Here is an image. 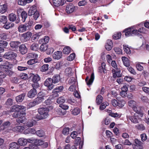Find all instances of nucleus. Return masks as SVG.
I'll use <instances>...</instances> for the list:
<instances>
[{
  "instance_id": "nucleus-45",
  "label": "nucleus",
  "mask_w": 149,
  "mask_h": 149,
  "mask_svg": "<svg viewBox=\"0 0 149 149\" xmlns=\"http://www.w3.org/2000/svg\"><path fill=\"white\" fill-rule=\"evenodd\" d=\"M21 15L22 18V21L23 22H24L25 21L27 17V14L25 11H24L22 12Z\"/></svg>"
},
{
  "instance_id": "nucleus-1",
  "label": "nucleus",
  "mask_w": 149,
  "mask_h": 149,
  "mask_svg": "<svg viewBox=\"0 0 149 149\" xmlns=\"http://www.w3.org/2000/svg\"><path fill=\"white\" fill-rule=\"evenodd\" d=\"M49 110L46 108H41L38 109V113L36 116V118L38 120L46 118L48 116Z\"/></svg>"
},
{
  "instance_id": "nucleus-18",
  "label": "nucleus",
  "mask_w": 149,
  "mask_h": 149,
  "mask_svg": "<svg viewBox=\"0 0 149 149\" xmlns=\"http://www.w3.org/2000/svg\"><path fill=\"white\" fill-rule=\"evenodd\" d=\"M51 79L53 84L57 83L59 82L61 80L60 75L58 74H55L53 76Z\"/></svg>"
},
{
  "instance_id": "nucleus-13",
  "label": "nucleus",
  "mask_w": 149,
  "mask_h": 149,
  "mask_svg": "<svg viewBox=\"0 0 149 149\" xmlns=\"http://www.w3.org/2000/svg\"><path fill=\"white\" fill-rule=\"evenodd\" d=\"M113 74V77L114 78L116 77H120L122 76V73H121L120 70L118 68L116 69V70L114 69H113L112 70Z\"/></svg>"
},
{
  "instance_id": "nucleus-16",
  "label": "nucleus",
  "mask_w": 149,
  "mask_h": 149,
  "mask_svg": "<svg viewBox=\"0 0 149 149\" xmlns=\"http://www.w3.org/2000/svg\"><path fill=\"white\" fill-rule=\"evenodd\" d=\"M37 93V92L36 89H32L28 92L27 96L29 98H33L35 97Z\"/></svg>"
},
{
  "instance_id": "nucleus-35",
  "label": "nucleus",
  "mask_w": 149,
  "mask_h": 149,
  "mask_svg": "<svg viewBox=\"0 0 149 149\" xmlns=\"http://www.w3.org/2000/svg\"><path fill=\"white\" fill-rule=\"evenodd\" d=\"M19 146L15 142L12 143L10 144V149H19Z\"/></svg>"
},
{
  "instance_id": "nucleus-33",
  "label": "nucleus",
  "mask_w": 149,
  "mask_h": 149,
  "mask_svg": "<svg viewBox=\"0 0 149 149\" xmlns=\"http://www.w3.org/2000/svg\"><path fill=\"white\" fill-rule=\"evenodd\" d=\"M26 107L22 105H17V111H20L22 112L24 111L25 112Z\"/></svg>"
},
{
  "instance_id": "nucleus-29",
  "label": "nucleus",
  "mask_w": 149,
  "mask_h": 149,
  "mask_svg": "<svg viewBox=\"0 0 149 149\" xmlns=\"http://www.w3.org/2000/svg\"><path fill=\"white\" fill-rule=\"evenodd\" d=\"M53 5L56 7H58L61 5H63L62 0H53Z\"/></svg>"
},
{
  "instance_id": "nucleus-53",
  "label": "nucleus",
  "mask_w": 149,
  "mask_h": 149,
  "mask_svg": "<svg viewBox=\"0 0 149 149\" xmlns=\"http://www.w3.org/2000/svg\"><path fill=\"white\" fill-rule=\"evenodd\" d=\"M108 112L109 113V115L112 117H118L119 116V114L117 113H112V111L111 110H108Z\"/></svg>"
},
{
  "instance_id": "nucleus-3",
  "label": "nucleus",
  "mask_w": 149,
  "mask_h": 149,
  "mask_svg": "<svg viewBox=\"0 0 149 149\" xmlns=\"http://www.w3.org/2000/svg\"><path fill=\"white\" fill-rule=\"evenodd\" d=\"M28 56L33 58L27 61V63L28 65H31L37 62V60L36 59L38 57L37 54L35 53H30L28 54Z\"/></svg>"
},
{
  "instance_id": "nucleus-42",
  "label": "nucleus",
  "mask_w": 149,
  "mask_h": 149,
  "mask_svg": "<svg viewBox=\"0 0 149 149\" xmlns=\"http://www.w3.org/2000/svg\"><path fill=\"white\" fill-rule=\"evenodd\" d=\"M109 105V103L107 102H104L100 106V110H103L105 108L106 106H108Z\"/></svg>"
},
{
  "instance_id": "nucleus-30",
  "label": "nucleus",
  "mask_w": 149,
  "mask_h": 149,
  "mask_svg": "<svg viewBox=\"0 0 149 149\" xmlns=\"http://www.w3.org/2000/svg\"><path fill=\"white\" fill-rule=\"evenodd\" d=\"M103 97L100 95H98L96 98V102L97 105L100 104L102 102Z\"/></svg>"
},
{
  "instance_id": "nucleus-48",
  "label": "nucleus",
  "mask_w": 149,
  "mask_h": 149,
  "mask_svg": "<svg viewBox=\"0 0 149 149\" xmlns=\"http://www.w3.org/2000/svg\"><path fill=\"white\" fill-rule=\"evenodd\" d=\"M38 48V44L36 43L33 44L30 47L31 49L33 50H36Z\"/></svg>"
},
{
  "instance_id": "nucleus-63",
  "label": "nucleus",
  "mask_w": 149,
  "mask_h": 149,
  "mask_svg": "<svg viewBox=\"0 0 149 149\" xmlns=\"http://www.w3.org/2000/svg\"><path fill=\"white\" fill-rule=\"evenodd\" d=\"M118 100L117 101L115 99H112L111 101L112 105L114 107H117Z\"/></svg>"
},
{
  "instance_id": "nucleus-31",
  "label": "nucleus",
  "mask_w": 149,
  "mask_h": 149,
  "mask_svg": "<svg viewBox=\"0 0 149 149\" xmlns=\"http://www.w3.org/2000/svg\"><path fill=\"white\" fill-rule=\"evenodd\" d=\"M7 6L6 4L0 6V13H3L7 10Z\"/></svg>"
},
{
  "instance_id": "nucleus-28",
  "label": "nucleus",
  "mask_w": 149,
  "mask_h": 149,
  "mask_svg": "<svg viewBox=\"0 0 149 149\" xmlns=\"http://www.w3.org/2000/svg\"><path fill=\"white\" fill-rule=\"evenodd\" d=\"M64 73L66 76L68 77H70L72 74L71 68L69 67L67 68L65 70Z\"/></svg>"
},
{
  "instance_id": "nucleus-41",
  "label": "nucleus",
  "mask_w": 149,
  "mask_h": 149,
  "mask_svg": "<svg viewBox=\"0 0 149 149\" xmlns=\"http://www.w3.org/2000/svg\"><path fill=\"white\" fill-rule=\"evenodd\" d=\"M56 112L58 114L61 116L64 115L66 113L65 110L60 109H58L56 111Z\"/></svg>"
},
{
  "instance_id": "nucleus-34",
  "label": "nucleus",
  "mask_w": 149,
  "mask_h": 149,
  "mask_svg": "<svg viewBox=\"0 0 149 149\" xmlns=\"http://www.w3.org/2000/svg\"><path fill=\"white\" fill-rule=\"evenodd\" d=\"M71 49L70 47L69 46L65 47L63 49V52L64 54H68L70 53Z\"/></svg>"
},
{
  "instance_id": "nucleus-37",
  "label": "nucleus",
  "mask_w": 149,
  "mask_h": 149,
  "mask_svg": "<svg viewBox=\"0 0 149 149\" xmlns=\"http://www.w3.org/2000/svg\"><path fill=\"white\" fill-rule=\"evenodd\" d=\"M125 104V101L121 99L118 100L117 107L120 108L124 106Z\"/></svg>"
},
{
  "instance_id": "nucleus-38",
  "label": "nucleus",
  "mask_w": 149,
  "mask_h": 149,
  "mask_svg": "<svg viewBox=\"0 0 149 149\" xmlns=\"http://www.w3.org/2000/svg\"><path fill=\"white\" fill-rule=\"evenodd\" d=\"M49 40V38L47 36H45L43 38H42L39 41V42L41 43H45L47 44Z\"/></svg>"
},
{
  "instance_id": "nucleus-23",
  "label": "nucleus",
  "mask_w": 149,
  "mask_h": 149,
  "mask_svg": "<svg viewBox=\"0 0 149 149\" xmlns=\"http://www.w3.org/2000/svg\"><path fill=\"white\" fill-rule=\"evenodd\" d=\"M7 45V43L6 42L2 40L0 41V53L4 51L3 48L6 46Z\"/></svg>"
},
{
  "instance_id": "nucleus-22",
  "label": "nucleus",
  "mask_w": 149,
  "mask_h": 149,
  "mask_svg": "<svg viewBox=\"0 0 149 149\" xmlns=\"http://www.w3.org/2000/svg\"><path fill=\"white\" fill-rule=\"evenodd\" d=\"M20 44V42L19 41H12L10 43V46L12 48H15L14 50H15L19 47Z\"/></svg>"
},
{
  "instance_id": "nucleus-44",
  "label": "nucleus",
  "mask_w": 149,
  "mask_h": 149,
  "mask_svg": "<svg viewBox=\"0 0 149 149\" xmlns=\"http://www.w3.org/2000/svg\"><path fill=\"white\" fill-rule=\"evenodd\" d=\"M135 127L137 129L142 131L145 129V127L142 124H140L135 125Z\"/></svg>"
},
{
  "instance_id": "nucleus-56",
  "label": "nucleus",
  "mask_w": 149,
  "mask_h": 149,
  "mask_svg": "<svg viewBox=\"0 0 149 149\" xmlns=\"http://www.w3.org/2000/svg\"><path fill=\"white\" fill-rule=\"evenodd\" d=\"M132 36L133 35H137L139 36H140L141 35L140 34H139V30H134V28H131Z\"/></svg>"
},
{
  "instance_id": "nucleus-9",
  "label": "nucleus",
  "mask_w": 149,
  "mask_h": 149,
  "mask_svg": "<svg viewBox=\"0 0 149 149\" xmlns=\"http://www.w3.org/2000/svg\"><path fill=\"white\" fill-rule=\"evenodd\" d=\"M139 113L136 112V113H135L133 116H129V119L134 123H139V120H140L138 115V114Z\"/></svg>"
},
{
  "instance_id": "nucleus-54",
  "label": "nucleus",
  "mask_w": 149,
  "mask_h": 149,
  "mask_svg": "<svg viewBox=\"0 0 149 149\" xmlns=\"http://www.w3.org/2000/svg\"><path fill=\"white\" fill-rule=\"evenodd\" d=\"M43 143V141L42 140L40 139H35L34 141V143L35 145H37L38 146L42 145Z\"/></svg>"
},
{
  "instance_id": "nucleus-55",
  "label": "nucleus",
  "mask_w": 149,
  "mask_h": 149,
  "mask_svg": "<svg viewBox=\"0 0 149 149\" xmlns=\"http://www.w3.org/2000/svg\"><path fill=\"white\" fill-rule=\"evenodd\" d=\"M22 113L20 111H15L13 114V116L14 118H18L22 115Z\"/></svg>"
},
{
  "instance_id": "nucleus-26",
  "label": "nucleus",
  "mask_w": 149,
  "mask_h": 149,
  "mask_svg": "<svg viewBox=\"0 0 149 149\" xmlns=\"http://www.w3.org/2000/svg\"><path fill=\"white\" fill-rule=\"evenodd\" d=\"M124 65L126 67L130 66V63L128 58L125 56H122L121 58Z\"/></svg>"
},
{
  "instance_id": "nucleus-5",
  "label": "nucleus",
  "mask_w": 149,
  "mask_h": 149,
  "mask_svg": "<svg viewBox=\"0 0 149 149\" xmlns=\"http://www.w3.org/2000/svg\"><path fill=\"white\" fill-rule=\"evenodd\" d=\"M128 104L129 106L132 108L133 110L136 112L138 113H140L141 110L137 107L136 102L133 100H130L128 101Z\"/></svg>"
},
{
  "instance_id": "nucleus-64",
  "label": "nucleus",
  "mask_w": 149,
  "mask_h": 149,
  "mask_svg": "<svg viewBox=\"0 0 149 149\" xmlns=\"http://www.w3.org/2000/svg\"><path fill=\"white\" fill-rule=\"evenodd\" d=\"M29 147L30 148V149H39L38 146L35 145V143H34V144H31L30 145Z\"/></svg>"
},
{
  "instance_id": "nucleus-52",
  "label": "nucleus",
  "mask_w": 149,
  "mask_h": 149,
  "mask_svg": "<svg viewBox=\"0 0 149 149\" xmlns=\"http://www.w3.org/2000/svg\"><path fill=\"white\" fill-rule=\"evenodd\" d=\"M36 134L39 137H42L44 135V132L42 130H39L36 132Z\"/></svg>"
},
{
  "instance_id": "nucleus-17",
  "label": "nucleus",
  "mask_w": 149,
  "mask_h": 149,
  "mask_svg": "<svg viewBox=\"0 0 149 149\" xmlns=\"http://www.w3.org/2000/svg\"><path fill=\"white\" fill-rule=\"evenodd\" d=\"M113 46V43L112 40H107V42L105 45V47L107 51H110L111 50Z\"/></svg>"
},
{
  "instance_id": "nucleus-59",
  "label": "nucleus",
  "mask_w": 149,
  "mask_h": 149,
  "mask_svg": "<svg viewBox=\"0 0 149 149\" xmlns=\"http://www.w3.org/2000/svg\"><path fill=\"white\" fill-rule=\"evenodd\" d=\"M7 22V18L5 16H0V23H3L4 24Z\"/></svg>"
},
{
  "instance_id": "nucleus-10",
  "label": "nucleus",
  "mask_w": 149,
  "mask_h": 149,
  "mask_svg": "<svg viewBox=\"0 0 149 149\" xmlns=\"http://www.w3.org/2000/svg\"><path fill=\"white\" fill-rule=\"evenodd\" d=\"M32 35V34L31 32H28L22 34L21 38L23 41L26 42L30 39Z\"/></svg>"
},
{
  "instance_id": "nucleus-6",
  "label": "nucleus",
  "mask_w": 149,
  "mask_h": 149,
  "mask_svg": "<svg viewBox=\"0 0 149 149\" xmlns=\"http://www.w3.org/2000/svg\"><path fill=\"white\" fill-rule=\"evenodd\" d=\"M52 80L51 78H48L44 82V85L45 86L47 87V90H51L54 87Z\"/></svg>"
},
{
  "instance_id": "nucleus-50",
  "label": "nucleus",
  "mask_w": 149,
  "mask_h": 149,
  "mask_svg": "<svg viewBox=\"0 0 149 149\" xmlns=\"http://www.w3.org/2000/svg\"><path fill=\"white\" fill-rule=\"evenodd\" d=\"M49 65L47 64H44L41 67L40 70L44 72L47 71L48 69Z\"/></svg>"
},
{
  "instance_id": "nucleus-49",
  "label": "nucleus",
  "mask_w": 149,
  "mask_h": 149,
  "mask_svg": "<svg viewBox=\"0 0 149 149\" xmlns=\"http://www.w3.org/2000/svg\"><path fill=\"white\" fill-rule=\"evenodd\" d=\"M121 34L120 32H118L114 34L113 36V39L118 40L121 37Z\"/></svg>"
},
{
  "instance_id": "nucleus-20",
  "label": "nucleus",
  "mask_w": 149,
  "mask_h": 149,
  "mask_svg": "<svg viewBox=\"0 0 149 149\" xmlns=\"http://www.w3.org/2000/svg\"><path fill=\"white\" fill-rule=\"evenodd\" d=\"M37 11L36 7L35 6H32L29 8L28 13V14L29 16H31L36 12Z\"/></svg>"
},
{
  "instance_id": "nucleus-32",
  "label": "nucleus",
  "mask_w": 149,
  "mask_h": 149,
  "mask_svg": "<svg viewBox=\"0 0 149 149\" xmlns=\"http://www.w3.org/2000/svg\"><path fill=\"white\" fill-rule=\"evenodd\" d=\"M40 79V77L39 76L36 74L33 76L31 80L34 83H36L39 81Z\"/></svg>"
},
{
  "instance_id": "nucleus-46",
  "label": "nucleus",
  "mask_w": 149,
  "mask_h": 149,
  "mask_svg": "<svg viewBox=\"0 0 149 149\" xmlns=\"http://www.w3.org/2000/svg\"><path fill=\"white\" fill-rule=\"evenodd\" d=\"M47 45L45 43H43L40 46V49L41 51H45L47 49Z\"/></svg>"
},
{
  "instance_id": "nucleus-39",
  "label": "nucleus",
  "mask_w": 149,
  "mask_h": 149,
  "mask_svg": "<svg viewBox=\"0 0 149 149\" xmlns=\"http://www.w3.org/2000/svg\"><path fill=\"white\" fill-rule=\"evenodd\" d=\"M131 28L125 29L124 31L125 32V35L127 37L132 36Z\"/></svg>"
},
{
  "instance_id": "nucleus-14",
  "label": "nucleus",
  "mask_w": 149,
  "mask_h": 149,
  "mask_svg": "<svg viewBox=\"0 0 149 149\" xmlns=\"http://www.w3.org/2000/svg\"><path fill=\"white\" fill-rule=\"evenodd\" d=\"M94 79V73H92L91 76L90 78L89 79V77L88 76H87L85 79L86 81V82L87 85H90L92 84L93 80Z\"/></svg>"
},
{
  "instance_id": "nucleus-62",
  "label": "nucleus",
  "mask_w": 149,
  "mask_h": 149,
  "mask_svg": "<svg viewBox=\"0 0 149 149\" xmlns=\"http://www.w3.org/2000/svg\"><path fill=\"white\" fill-rule=\"evenodd\" d=\"M46 53L47 54H52L54 51L53 48L50 47L47 48L46 50Z\"/></svg>"
},
{
  "instance_id": "nucleus-2",
  "label": "nucleus",
  "mask_w": 149,
  "mask_h": 149,
  "mask_svg": "<svg viewBox=\"0 0 149 149\" xmlns=\"http://www.w3.org/2000/svg\"><path fill=\"white\" fill-rule=\"evenodd\" d=\"M43 95L42 92H39L38 94V97L36 98L33 102L30 103V105L31 107L34 106L42 102L45 99L46 97Z\"/></svg>"
},
{
  "instance_id": "nucleus-11",
  "label": "nucleus",
  "mask_w": 149,
  "mask_h": 149,
  "mask_svg": "<svg viewBox=\"0 0 149 149\" xmlns=\"http://www.w3.org/2000/svg\"><path fill=\"white\" fill-rule=\"evenodd\" d=\"M9 62L8 61L4 63L0 66V68L4 72L8 73L9 72Z\"/></svg>"
},
{
  "instance_id": "nucleus-40",
  "label": "nucleus",
  "mask_w": 149,
  "mask_h": 149,
  "mask_svg": "<svg viewBox=\"0 0 149 149\" xmlns=\"http://www.w3.org/2000/svg\"><path fill=\"white\" fill-rule=\"evenodd\" d=\"M9 125V122L7 121L4 122L0 127V130H4L7 128Z\"/></svg>"
},
{
  "instance_id": "nucleus-4",
  "label": "nucleus",
  "mask_w": 149,
  "mask_h": 149,
  "mask_svg": "<svg viewBox=\"0 0 149 149\" xmlns=\"http://www.w3.org/2000/svg\"><path fill=\"white\" fill-rule=\"evenodd\" d=\"M17 56V54L13 52H10V69H11V66L14 67V69H15V67L14 65L17 63V61L15 59V58Z\"/></svg>"
},
{
  "instance_id": "nucleus-12",
  "label": "nucleus",
  "mask_w": 149,
  "mask_h": 149,
  "mask_svg": "<svg viewBox=\"0 0 149 149\" xmlns=\"http://www.w3.org/2000/svg\"><path fill=\"white\" fill-rule=\"evenodd\" d=\"M74 6L72 3H70L66 6V11L67 13H72L74 10Z\"/></svg>"
},
{
  "instance_id": "nucleus-21",
  "label": "nucleus",
  "mask_w": 149,
  "mask_h": 149,
  "mask_svg": "<svg viewBox=\"0 0 149 149\" xmlns=\"http://www.w3.org/2000/svg\"><path fill=\"white\" fill-rule=\"evenodd\" d=\"M19 51L22 54L26 53L27 52V49L25 45H22L19 47Z\"/></svg>"
},
{
  "instance_id": "nucleus-36",
  "label": "nucleus",
  "mask_w": 149,
  "mask_h": 149,
  "mask_svg": "<svg viewBox=\"0 0 149 149\" xmlns=\"http://www.w3.org/2000/svg\"><path fill=\"white\" fill-rule=\"evenodd\" d=\"M36 132L35 129L31 128H28L26 130L24 131L25 134H34L36 133Z\"/></svg>"
},
{
  "instance_id": "nucleus-19",
  "label": "nucleus",
  "mask_w": 149,
  "mask_h": 149,
  "mask_svg": "<svg viewBox=\"0 0 149 149\" xmlns=\"http://www.w3.org/2000/svg\"><path fill=\"white\" fill-rule=\"evenodd\" d=\"M28 25L27 24H21L19 25L18 27V29L19 32H25L26 30Z\"/></svg>"
},
{
  "instance_id": "nucleus-24",
  "label": "nucleus",
  "mask_w": 149,
  "mask_h": 149,
  "mask_svg": "<svg viewBox=\"0 0 149 149\" xmlns=\"http://www.w3.org/2000/svg\"><path fill=\"white\" fill-rule=\"evenodd\" d=\"M16 15L15 14L11 13L10 14V21L14 22L15 21L16 24L18 23L19 22V20L18 19H16Z\"/></svg>"
},
{
  "instance_id": "nucleus-7",
  "label": "nucleus",
  "mask_w": 149,
  "mask_h": 149,
  "mask_svg": "<svg viewBox=\"0 0 149 149\" xmlns=\"http://www.w3.org/2000/svg\"><path fill=\"white\" fill-rule=\"evenodd\" d=\"M135 144L132 145V147L134 149H142L143 148V143L138 139L135 140Z\"/></svg>"
},
{
  "instance_id": "nucleus-47",
  "label": "nucleus",
  "mask_w": 149,
  "mask_h": 149,
  "mask_svg": "<svg viewBox=\"0 0 149 149\" xmlns=\"http://www.w3.org/2000/svg\"><path fill=\"white\" fill-rule=\"evenodd\" d=\"M59 92V91H56V89H54L53 91V94L52 95V96L50 97H51V98L52 97L53 98L58 97L59 96L58 94V93Z\"/></svg>"
},
{
  "instance_id": "nucleus-43",
  "label": "nucleus",
  "mask_w": 149,
  "mask_h": 149,
  "mask_svg": "<svg viewBox=\"0 0 149 149\" xmlns=\"http://www.w3.org/2000/svg\"><path fill=\"white\" fill-rule=\"evenodd\" d=\"M80 112V109L79 108L77 107L74 109L72 111V114L74 115H78Z\"/></svg>"
},
{
  "instance_id": "nucleus-58",
  "label": "nucleus",
  "mask_w": 149,
  "mask_h": 149,
  "mask_svg": "<svg viewBox=\"0 0 149 149\" xmlns=\"http://www.w3.org/2000/svg\"><path fill=\"white\" fill-rule=\"evenodd\" d=\"M69 128L68 127H66L63 129L62 133L64 135H67L69 134Z\"/></svg>"
},
{
  "instance_id": "nucleus-8",
  "label": "nucleus",
  "mask_w": 149,
  "mask_h": 149,
  "mask_svg": "<svg viewBox=\"0 0 149 149\" xmlns=\"http://www.w3.org/2000/svg\"><path fill=\"white\" fill-rule=\"evenodd\" d=\"M26 113L24 111H22V115L16 119V122L19 124L21 123H24L26 122V118L25 116Z\"/></svg>"
},
{
  "instance_id": "nucleus-27",
  "label": "nucleus",
  "mask_w": 149,
  "mask_h": 149,
  "mask_svg": "<svg viewBox=\"0 0 149 149\" xmlns=\"http://www.w3.org/2000/svg\"><path fill=\"white\" fill-rule=\"evenodd\" d=\"M25 95L23 93L17 96L16 97V101L18 102H22L24 99Z\"/></svg>"
},
{
  "instance_id": "nucleus-57",
  "label": "nucleus",
  "mask_w": 149,
  "mask_h": 149,
  "mask_svg": "<svg viewBox=\"0 0 149 149\" xmlns=\"http://www.w3.org/2000/svg\"><path fill=\"white\" fill-rule=\"evenodd\" d=\"M76 81L74 77L71 78L68 81V83L70 85H74Z\"/></svg>"
},
{
  "instance_id": "nucleus-25",
  "label": "nucleus",
  "mask_w": 149,
  "mask_h": 149,
  "mask_svg": "<svg viewBox=\"0 0 149 149\" xmlns=\"http://www.w3.org/2000/svg\"><path fill=\"white\" fill-rule=\"evenodd\" d=\"M18 142L20 146L25 145L27 143V139L24 138H20L18 140Z\"/></svg>"
},
{
  "instance_id": "nucleus-51",
  "label": "nucleus",
  "mask_w": 149,
  "mask_h": 149,
  "mask_svg": "<svg viewBox=\"0 0 149 149\" xmlns=\"http://www.w3.org/2000/svg\"><path fill=\"white\" fill-rule=\"evenodd\" d=\"M64 102L65 99L63 97H59L57 100V102L60 105L62 104Z\"/></svg>"
},
{
  "instance_id": "nucleus-60",
  "label": "nucleus",
  "mask_w": 149,
  "mask_h": 149,
  "mask_svg": "<svg viewBox=\"0 0 149 149\" xmlns=\"http://www.w3.org/2000/svg\"><path fill=\"white\" fill-rule=\"evenodd\" d=\"M75 54L74 53H72L68 57L67 60L69 61L73 60L75 58Z\"/></svg>"
},
{
  "instance_id": "nucleus-61",
  "label": "nucleus",
  "mask_w": 149,
  "mask_h": 149,
  "mask_svg": "<svg viewBox=\"0 0 149 149\" xmlns=\"http://www.w3.org/2000/svg\"><path fill=\"white\" fill-rule=\"evenodd\" d=\"M123 49L124 51L127 54H130L131 53L130 50V48L127 46L123 45Z\"/></svg>"
},
{
  "instance_id": "nucleus-15",
  "label": "nucleus",
  "mask_w": 149,
  "mask_h": 149,
  "mask_svg": "<svg viewBox=\"0 0 149 149\" xmlns=\"http://www.w3.org/2000/svg\"><path fill=\"white\" fill-rule=\"evenodd\" d=\"M53 58L55 59L59 60L62 56V52L61 51H57L54 52L52 55Z\"/></svg>"
}]
</instances>
